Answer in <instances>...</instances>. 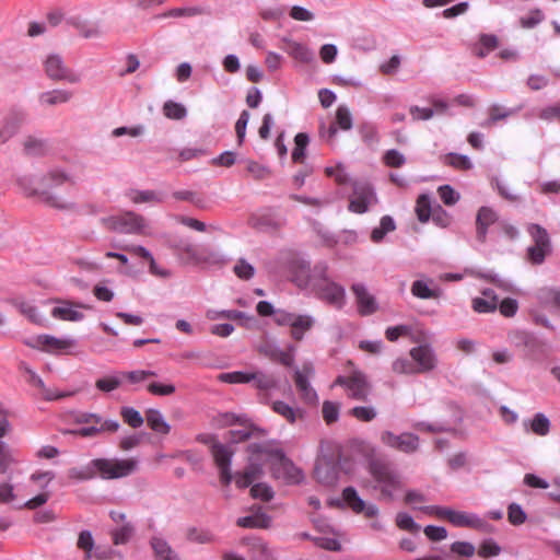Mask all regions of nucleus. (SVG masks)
<instances>
[{
	"instance_id": "c03bdc74",
	"label": "nucleus",
	"mask_w": 560,
	"mask_h": 560,
	"mask_svg": "<svg viewBox=\"0 0 560 560\" xmlns=\"http://www.w3.org/2000/svg\"><path fill=\"white\" fill-rule=\"evenodd\" d=\"M135 534V527L130 522H126L120 527L113 529L112 538L114 545L127 544Z\"/></svg>"
},
{
	"instance_id": "2f4dec72",
	"label": "nucleus",
	"mask_w": 560,
	"mask_h": 560,
	"mask_svg": "<svg viewBox=\"0 0 560 560\" xmlns=\"http://www.w3.org/2000/svg\"><path fill=\"white\" fill-rule=\"evenodd\" d=\"M270 517L265 513H255L244 517H240L236 524L244 528H268L270 525Z\"/></svg>"
},
{
	"instance_id": "412c9836",
	"label": "nucleus",
	"mask_w": 560,
	"mask_h": 560,
	"mask_svg": "<svg viewBox=\"0 0 560 560\" xmlns=\"http://www.w3.org/2000/svg\"><path fill=\"white\" fill-rule=\"evenodd\" d=\"M21 370L28 375V378H27V382L37 387L43 397L47 400H54V399H59V398H63V397H67L69 396L70 394H66V393H57L50 388H47L44 381L42 380V377L39 375H37V373L32 370L30 366H27L25 363H22L21 364Z\"/></svg>"
},
{
	"instance_id": "4468645a",
	"label": "nucleus",
	"mask_w": 560,
	"mask_h": 560,
	"mask_svg": "<svg viewBox=\"0 0 560 560\" xmlns=\"http://www.w3.org/2000/svg\"><path fill=\"white\" fill-rule=\"evenodd\" d=\"M314 374V368L312 363L303 364L301 370H295L294 382L295 386L301 395V398L308 404H313L317 400V394L311 386L308 378Z\"/></svg>"
},
{
	"instance_id": "aec40b11",
	"label": "nucleus",
	"mask_w": 560,
	"mask_h": 560,
	"mask_svg": "<svg viewBox=\"0 0 560 560\" xmlns=\"http://www.w3.org/2000/svg\"><path fill=\"white\" fill-rule=\"evenodd\" d=\"M375 199V194L370 186H364L360 190L355 189L354 197L349 203V210L354 213H364Z\"/></svg>"
},
{
	"instance_id": "f704fd0d",
	"label": "nucleus",
	"mask_w": 560,
	"mask_h": 560,
	"mask_svg": "<svg viewBox=\"0 0 560 560\" xmlns=\"http://www.w3.org/2000/svg\"><path fill=\"white\" fill-rule=\"evenodd\" d=\"M165 199V195L155 190H133L130 194V200L133 203H162Z\"/></svg>"
},
{
	"instance_id": "f03ea898",
	"label": "nucleus",
	"mask_w": 560,
	"mask_h": 560,
	"mask_svg": "<svg viewBox=\"0 0 560 560\" xmlns=\"http://www.w3.org/2000/svg\"><path fill=\"white\" fill-rule=\"evenodd\" d=\"M319 300L336 310H342L347 302L345 288L328 277L326 262L315 265V282L310 289Z\"/></svg>"
},
{
	"instance_id": "603ef678",
	"label": "nucleus",
	"mask_w": 560,
	"mask_h": 560,
	"mask_svg": "<svg viewBox=\"0 0 560 560\" xmlns=\"http://www.w3.org/2000/svg\"><path fill=\"white\" fill-rule=\"evenodd\" d=\"M444 163L457 170H470L472 167V163L467 155L457 153L445 155Z\"/></svg>"
},
{
	"instance_id": "1a4fd4ad",
	"label": "nucleus",
	"mask_w": 560,
	"mask_h": 560,
	"mask_svg": "<svg viewBox=\"0 0 560 560\" xmlns=\"http://www.w3.org/2000/svg\"><path fill=\"white\" fill-rule=\"evenodd\" d=\"M288 270L292 282L300 289H311L315 282V266L312 268L310 261L302 257H292L288 262Z\"/></svg>"
},
{
	"instance_id": "a211bd4d",
	"label": "nucleus",
	"mask_w": 560,
	"mask_h": 560,
	"mask_svg": "<svg viewBox=\"0 0 560 560\" xmlns=\"http://www.w3.org/2000/svg\"><path fill=\"white\" fill-rule=\"evenodd\" d=\"M411 294L421 300L439 299L441 296V289L434 283L431 278H421L415 280L410 288Z\"/></svg>"
},
{
	"instance_id": "4d7b16f0",
	"label": "nucleus",
	"mask_w": 560,
	"mask_h": 560,
	"mask_svg": "<svg viewBox=\"0 0 560 560\" xmlns=\"http://www.w3.org/2000/svg\"><path fill=\"white\" fill-rule=\"evenodd\" d=\"M396 525L400 529L407 530V532L412 533V534H417L420 530V525L417 524L413 521V518L409 514H407L405 512H399L396 515Z\"/></svg>"
},
{
	"instance_id": "3c124183",
	"label": "nucleus",
	"mask_w": 560,
	"mask_h": 560,
	"mask_svg": "<svg viewBox=\"0 0 560 560\" xmlns=\"http://www.w3.org/2000/svg\"><path fill=\"white\" fill-rule=\"evenodd\" d=\"M335 125L345 131L350 130L352 128V116L349 108L346 105L338 106L336 110Z\"/></svg>"
},
{
	"instance_id": "6e6d98bb",
	"label": "nucleus",
	"mask_w": 560,
	"mask_h": 560,
	"mask_svg": "<svg viewBox=\"0 0 560 560\" xmlns=\"http://www.w3.org/2000/svg\"><path fill=\"white\" fill-rule=\"evenodd\" d=\"M233 271L237 278L249 280L255 275V268L246 259L240 258L233 267Z\"/></svg>"
},
{
	"instance_id": "c756f323",
	"label": "nucleus",
	"mask_w": 560,
	"mask_h": 560,
	"mask_svg": "<svg viewBox=\"0 0 560 560\" xmlns=\"http://www.w3.org/2000/svg\"><path fill=\"white\" fill-rule=\"evenodd\" d=\"M315 324V319L311 315L296 314L291 325V337L301 341L304 338V332L310 330Z\"/></svg>"
},
{
	"instance_id": "bf43d9fd",
	"label": "nucleus",
	"mask_w": 560,
	"mask_h": 560,
	"mask_svg": "<svg viewBox=\"0 0 560 560\" xmlns=\"http://www.w3.org/2000/svg\"><path fill=\"white\" fill-rule=\"evenodd\" d=\"M187 539L197 544H209L213 541V535L206 529L191 527L187 530Z\"/></svg>"
},
{
	"instance_id": "b1692460",
	"label": "nucleus",
	"mask_w": 560,
	"mask_h": 560,
	"mask_svg": "<svg viewBox=\"0 0 560 560\" xmlns=\"http://www.w3.org/2000/svg\"><path fill=\"white\" fill-rule=\"evenodd\" d=\"M119 423L116 420H105V422H101L97 424H89L86 427L79 428L77 430L71 431V433L75 435H80L83 438L95 436L101 432H116L119 429Z\"/></svg>"
},
{
	"instance_id": "c85d7f7f",
	"label": "nucleus",
	"mask_w": 560,
	"mask_h": 560,
	"mask_svg": "<svg viewBox=\"0 0 560 560\" xmlns=\"http://www.w3.org/2000/svg\"><path fill=\"white\" fill-rule=\"evenodd\" d=\"M145 420L150 429L159 434H168L171 425L158 409H149L145 412Z\"/></svg>"
},
{
	"instance_id": "052dcab7",
	"label": "nucleus",
	"mask_w": 560,
	"mask_h": 560,
	"mask_svg": "<svg viewBox=\"0 0 560 560\" xmlns=\"http://www.w3.org/2000/svg\"><path fill=\"white\" fill-rule=\"evenodd\" d=\"M527 518L526 513L522 509V506L517 503H511L508 508V520L514 525L518 526L525 523Z\"/></svg>"
},
{
	"instance_id": "69168bd1",
	"label": "nucleus",
	"mask_w": 560,
	"mask_h": 560,
	"mask_svg": "<svg viewBox=\"0 0 560 560\" xmlns=\"http://www.w3.org/2000/svg\"><path fill=\"white\" fill-rule=\"evenodd\" d=\"M501 552V547L493 539H486L480 544L478 555L482 558L495 557Z\"/></svg>"
},
{
	"instance_id": "dca6fc26",
	"label": "nucleus",
	"mask_w": 560,
	"mask_h": 560,
	"mask_svg": "<svg viewBox=\"0 0 560 560\" xmlns=\"http://www.w3.org/2000/svg\"><path fill=\"white\" fill-rule=\"evenodd\" d=\"M351 291L355 298L357 308L360 315L369 316L377 312L378 303L363 283H353Z\"/></svg>"
},
{
	"instance_id": "de8ad7c7",
	"label": "nucleus",
	"mask_w": 560,
	"mask_h": 560,
	"mask_svg": "<svg viewBox=\"0 0 560 560\" xmlns=\"http://www.w3.org/2000/svg\"><path fill=\"white\" fill-rule=\"evenodd\" d=\"M530 430L539 436H546L550 431L549 419L541 412L536 413L530 420Z\"/></svg>"
},
{
	"instance_id": "5fc2aeb1",
	"label": "nucleus",
	"mask_w": 560,
	"mask_h": 560,
	"mask_svg": "<svg viewBox=\"0 0 560 560\" xmlns=\"http://www.w3.org/2000/svg\"><path fill=\"white\" fill-rule=\"evenodd\" d=\"M392 370L397 374H417L413 360H409L407 358H397L392 364Z\"/></svg>"
},
{
	"instance_id": "774afa93",
	"label": "nucleus",
	"mask_w": 560,
	"mask_h": 560,
	"mask_svg": "<svg viewBox=\"0 0 560 560\" xmlns=\"http://www.w3.org/2000/svg\"><path fill=\"white\" fill-rule=\"evenodd\" d=\"M441 200L446 206H453L459 200V194L455 191L450 185H443L439 188Z\"/></svg>"
},
{
	"instance_id": "6ab92c4d",
	"label": "nucleus",
	"mask_w": 560,
	"mask_h": 560,
	"mask_svg": "<svg viewBox=\"0 0 560 560\" xmlns=\"http://www.w3.org/2000/svg\"><path fill=\"white\" fill-rule=\"evenodd\" d=\"M498 221L497 212L489 207H481L476 217V237L480 243L487 238L488 228Z\"/></svg>"
},
{
	"instance_id": "864d4df0",
	"label": "nucleus",
	"mask_w": 560,
	"mask_h": 560,
	"mask_svg": "<svg viewBox=\"0 0 560 560\" xmlns=\"http://www.w3.org/2000/svg\"><path fill=\"white\" fill-rule=\"evenodd\" d=\"M430 198L425 195H421L416 205V213L420 222L429 221L432 213Z\"/></svg>"
},
{
	"instance_id": "9b49d317",
	"label": "nucleus",
	"mask_w": 560,
	"mask_h": 560,
	"mask_svg": "<svg viewBox=\"0 0 560 560\" xmlns=\"http://www.w3.org/2000/svg\"><path fill=\"white\" fill-rule=\"evenodd\" d=\"M44 69L47 77L54 81H67L70 83H78L80 81V77L73 73L57 54L47 56L44 61Z\"/></svg>"
},
{
	"instance_id": "e2e57ef3",
	"label": "nucleus",
	"mask_w": 560,
	"mask_h": 560,
	"mask_svg": "<svg viewBox=\"0 0 560 560\" xmlns=\"http://www.w3.org/2000/svg\"><path fill=\"white\" fill-rule=\"evenodd\" d=\"M340 406L337 402H332L329 400L324 401L322 413L323 418L327 424L334 423L339 418Z\"/></svg>"
},
{
	"instance_id": "ddd939ff",
	"label": "nucleus",
	"mask_w": 560,
	"mask_h": 560,
	"mask_svg": "<svg viewBox=\"0 0 560 560\" xmlns=\"http://www.w3.org/2000/svg\"><path fill=\"white\" fill-rule=\"evenodd\" d=\"M509 340L527 358H535L542 352V342L529 332L523 330L512 331L509 334Z\"/></svg>"
},
{
	"instance_id": "20e7f679",
	"label": "nucleus",
	"mask_w": 560,
	"mask_h": 560,
	"mask_svg": "<svg viewBox=\"0 0 560 560\" xmlns=\"http://www.w3.org/2000/svg\"><path fill=\"white\" fill-rule=\"evenodd\" d=\"M102 222L108 230L114 232L137 235L149 234L147 220L131 211L104 218Z\"/></svg>"
},
{
	"instance_id": "f257e3e1",
	"label": "nucleus",
	"mask_w": 560,
	"mask_h": 560,
	"mask_svg": "<svg viewBox=\"0 0 560 560\" xmlns=\"http://www.w3.org/2000/svg\"><path fill=\"white\" fill-rule=\"evenodd\" d=\"M69 184L73 186L75 183L68 173L62 170L54 168L47 172L40 178V187H32L28 189L30 192H39V197L47 206L56 208L58 210L71 211L75 209V203L69 199H66L52 190L57 187Z\"/></svg>"
},
{
	"instance_id": "0eeeda50",
	"label": "nucleus",
	"mask_w": 560,
	"mask_h": 560,
	"mask_svg": "<svg viewBox=\"0 0 560 560\" xmlns=\"http://www.w3.org/2000/svg\"><path fill=\"white\" fill-rule=\"evenodd\" d=\"M334 385L343 387L347 396L354 400L366 401L371 393V385L360 371H353L349 375H339Z\"/></svg>"
},
{
	"instance_id": "13d9d810",
	"label": "nucleus",
	"mask_w": 560,
	"mask_h": 560,
	"mask_svg": "<svg viewBox=\"0 0 560 560\" xmlns=\"http://www.w3.org/2000/svg\"><path fill=\"white\" fill-rule=\"evenodd\" d=\"M480 45L481 48L476 54L478 57L483 58L498 47V37L492 34H482L480 36Z\"/></svg>"
},
{
	"instance_id": "7c9ffc66",
	"label": "nucleus",
	"mask_w": 560,
	"mask_h": 560,
	"mask_svg": "<svg viewBox=\"0 0 560 560\" xmlns=\"http://www.w3.org/2000/svg\"><path fill=\"white\" fill-rule=\"evenodd\" d=\"M73 94L67 90H52L44 92L39 95V103L45 106H55L59 104L68 103L72 98Z\"/></svg>"
},
{
	"instance_id": "72a5a7b5",
	"label": "nucleus",
	"mask_w": 560,
	"mask_h": 560,
	"mask_svg": "<svg viewBox=\"0 0 560 560\" xmlns=\"http://www.w3.org/2000/svg\"><path fill=\"white\" fill-rule=\"evenodd\" d=\"M71 346L70 340L58 339L50 335H40L36 338V343L33 347H37L45 350H60Z\"/></svg>"
},
{
	"instance_id": "ea45409f",
	"label": "nucleus",
	"mask_w": 560,
	"mask_h": 560,
	"mask_svg": "<svg viewBox=\"0 0 560 560\" xmlns=\"http://www.w3.org/2000/svg\"><path fill=\"white\" fill-rule=\"evenodd\" d=\"M233 453L232 450L221 443L212 445L211 455L218 467L231 466Z\"/></svg>"
},
{
	"instance_id": "0e129e2a",
	"label": "nucleus",
	"mask_w": 560,
	"mask_h": 560,
	"mask_svg": "<svg viewBox=\"0 0 560 560\" xmlns=\"http://www.w3.org/2000/svg\"><path fill=\"white\" fill-rule=\"evenodd\" d=\"M383 162L389 167H400L405 164L406 158L398 150L390 149L384 153Z\"/></svg>"
},
{
	"instance_id": "8fccbe9b",
	"label": "nucleus",
	"mask_w": 560,
	"mask_h": 560,
	"mask_svg": "<svg viewBox=\"0 0 560 560\" xmlns=\"http://www.w3.org/2000/svg\"><path fill=\"white\" fill-rule=\"evenodd\" d=\"M120 416L124 422L133 429L140 428L144 421L140 412L132 407H122L120 409Z\"/></svg>"
},
{
	"instance_id": "473e14b6",
	"label": "nucleus",
	"mask_w": 560,
	"mask_h": 560,
	"mask_svg": "<svg viewBox=\"0 0 560 560\" xmlns=\"http://www.w3.org/2000/svg\"><path fill=\"white\" fill-rule=\"evenodd\" d=\"M150 544L159 560H179L177 553L171 548L166 540L160 537H153Z\"/></svg>"
},
{
	"instance_id": "a878e982",
	"label": "nucleus",
	"mask_w": 560,
	"mask_h": 560,
	"mask_svg": "<svg viewBox=\"0 0 560 560\" xmlns=\"http://www.w3.org/2000/svg\"><path fill=\"white\" fill-rule=\"evenodd\" d=\"M522 107L523 106L520 105L516 108H506V107H503V106H501L499 104H492L488 108L489 117H488L487 120L481 122V126L485 127V128H489L492 125H494L497 121L503 120V119H505V118L516 114L517 112H520L522 109Z\"/></svg>"
},
{
	"instance_id": "79ce46f5",
	"label": "nucleus",
	"mask_w": 560,
	"mask_h": 560,
	"mask_svg": "<svg viewBox=\"0 0 560 560\" xmlns=\"http://www.w3.org/2000/svg\"><path fill=\"white\" fill-rule=\"evenodd\" d=\"M15 306L20 311V313L27 317L32 323L37 325L44 324V316L39 314L37 307L34 306L33 304L25 301H20L15 302Z\"/></svg>"
},
{
	"instance_id": "7ed1b4c3",
	"label": "nucleus",
	"mask_w": 560,
	"mask_h": 560,
	"mask_svg": "<svg viewBox=\"0 0 560 560\" xmlns=\"http://www.w3.org/2000/svg\"><path fill=\"white\" fill-rule=\"evenodd\" d=\"M138 466L133 458H97L93 459L84 471H80V479H90L97 472L103 479H118L131 475Z\"/></svg>"
},
{
	"instance_id": "49530a36",
	"label": "nucleus",
	"mask_w": 560,
	"mask_h": 560,
	"mask_svg": "<svg viewBox=\"0 0 560 560\" xmlns=\"http://www.w3.org/2000/svg\"><path fill=\"white\" fill-rule=\"evenodd\" d=\"M471 307L475 312L480 314L493 313L498 308V300L477 296L472 299Z\"/></svg>"
},
{
	"instance_id": "39448f33",
	"label": "nucleus",
	"mask_w": 560,
	"mask_h": 560,
	"mask_svg": "<svg viewBox=\"0 0 560 560\" xmlns=\"http://www.w3.org/2000/svg\"><path fill=\"white\" fill-rule=\"evenodd\" d=\"M371 475L375 481V489L381 491L382 497L392 499L394 492L400 488L398 474L386 463L374 460L370 465Z\"/></svg>"
},
{
	"instance_id": "338daca9",
	"label": "nucleus",
	"mask_w": 560,
	"mask_h": 560,
	"mask_svg": "<svg viewBox=\"0 0 560 560\" xmlns=\"http://www.w3.org/2000/svg\"><path fill=\"white\" fill-rule=\"evenodd\" d=\"M246 171L255 178V179H264L269 176L270 171L267 166L259 164L255 161L248 160L246 161Z\"/></svg>"
},
{
	"instance_id": "5701e85b",
	"label": "nucleus",
	"mask_w": 560,
	"mask_h": 560,
	"mask_svg": "<svg viewBox=\"0 0 560 560\" xmlns=\"http://www.w3.org/2000/svg\"><path fill=\"white\" fill-rule=\"evenodd\" d=\"M25 115L22 112L11 113L4 120L2 128L0 129V143H5L11 139L19 130Z\"/></svg>"
},
{
	"instance_id": "4c0bfd02",
	"label": "nucleus",
	"mask_w": 560,
	"mask_h": 560,
	"mask_svg": "<svg viewBox=\"0 0 560 560\" xmlns=\"http://www.w3.org/2000/svg\"><path fill=\"white\" fill-rule=\"evenodd\" d=\"M252 382L254 383V386L259 390H270L278 387V381L276 377L262 371L253 372Z\"/></svg>"
},
{
	"instance_id": "6e6552de",
	"label": "nucleus",
	"mask_w": 560,
	"mask_h": 560,
	"mask_svg": "<svg viewBox=\"0 0 560 560\" xmlns=\"http://www.w3.org/2000/svg\"><path fill=\"white\" fill-rule=\"evenodd\" d=\"M445 520L455 527H468L482 534H491L494 532L493 525L475 513L456 511L448 508Z\"/></svg>"
},
{
	"instance_id": "423d86ee",
	"label": "nucleus",
	"mask_w": 560,
	"mask_h": 560,
	"mask_svg": "<svg viewBox=\"0 0 560 560\" xmlns=\"http://www.w3.org/2000/svg\"><path fill=\"white\" fill-rule=\"evenodd\" d=\"M527 232L534 242V245L527 248L528 260L534 265H540L551 253L549 234L546 229L535 223L528 224Z\"/></svg>"
},
{
	"instance_id": "c9c22d12",
	"label": "nucleus",
	"mask_w": 560,
	"mask_h": 560,
	"mask_svg": "<svg viewBox=\"0 0 560 560\" xmlns=\"http://www.w3.org/2000/svg\"><path fill=\"white\" fill-rule=\"evenodd\" d=\"M75 30L84 38H98L104 34V30L98 22L77 21Z\"/></svg>"
},
{
	"instance_id": "393cba45",
	"label": "nucleus",
	"mask_w": 560,
	"mask_h": 560,
	"mask_svg": "<svg viewBox=\"0 0 560 560\" xmlns=\"http://www.w3.org/2000/svg\"><path fill=\"white\" fill-rule=\"evenodd\" d=\"M283 49L294 59L308 63L314 59V52L305 45L290 38H283Z\"/></svg>"
},
{
	"instance_id": "f3484780",
	"label": "nucleus",
	"mask_w": 560,
	"mask_h": 560,
	"mask_svg": "<svg viewBox=\"0 0 560 560\" xmlns=\"http://www.w3.org/2000/svg\"><path fill=\"white\" fill-rule=\"evenodd\" d=\"M342 498L355 513H364L368 517H374L378 514V508L375 504L366 505L352 487L343 489Z\"/></svg>"
},
{
	"instance_id": "58836bf2",
	"label": "nucleus",
	"mask_w": 560,
	"mask_h": 560,
	"mask_svg": "<svg viewBox=\"0 0 560 560\" xmlns=\"http://www.w3.org/2000/svg\"><path fill=\"white\" fill-rule=\"evenodd\" d=\"M51 316L62 320L78 322L83 318V314L72 307L71 304L56 306L51 311Z\"/></svg>"
},
{
	"instance_id": "2eb2a0df",
	"label": "nucleus",
	"mask_w": 560,
	"mask_h": 560,
	"mask_svg": "<svg viewBox=\"0 0 560 560\" xmlns=\"http://www.w3.org/2000/svg\"><path fill=\"white\" fill-rule=\"evenodd\" d=\"M276 456V462L272 465L273 475L277 478H283L288 482L299 483L303 479L301 469H299L281 452H277Z\"/></svg>"
},
{
	"instance_id": "9d476101",
	"label": "nucleus",
	"mask_w": 560,
	"mask_h": 560,
	"mask_svg": "<svg viewBox=\"0 0 560 560\" xmlns=\"http://www.w3.org/2000/svg\"><path fill=\"white\" fill-rule=\"evenodd\" d=\"M409 355L415 362L417 374L429 373L438 368L439 359L436 352L429 343L411 348Z\"/></svg>"
},
{
	"instance_id": "4be33fe9",
	"label": "nucleus",
	"mask_w": 560,
	"mask_h": 560,
	"mask_svg": "<svg viewBox=\"0 0 560 560\" xmlns=\"http://www.w3.org/2000/svg\"><path fill=\"white\" fill-rule=\"evenodd\" d=\"M294 348L291 347L290 351H283L276 345L266 343L259 348V352L270 359L271 361L279 362L285 366H291L293 364V354L291 351H293Z\"/></svg>"
},
{
	"instance_id": "f8f14e48",
	"label": "nucleus",
	"mask_w": 560,
	"mask_h": 560,
	"mask_svg": "<svg viewBox=\"0 0 560 560\" xmlns=\"http://www.w3.org/2000/svg\"><path fill=\"white\" fill-rule=\"evenodd\" d=\"M381 441L384 445L406 454H411L419 450V436L409 432L396 435L392 431H384L381 434Z\"/></svg>"
},
{
	"instance_id": "37998d69",
	"label": "nucleus",
	"mask_w": 560,
	"mask_h": 560,
	"mask_svg": "<svg viewBox=\"0 0 560 560\" xmlns=\"http://www.w3.org/2000/svg\"><path fill=\"white\" fill-rule=\"evenodd\" d=\"M162 109L164 116L168 119L182 120L187 116L186 107L174 101H166Z\"/></svg>"
},
{
	"instance_id": "cd10ccee",
	"label": "nucleus",
	"mask_w": 560,
	"mask_h": 560,
	"mask_svg": "<svg viewBox=\"0 0 560 560\" xmlns=\"http://www.w3.org/2000/svg\"><path fill=\"white\" fill-rule=\"evenodd\" d=\"M120 372L103 375L95 381V388L104 394H109L122 385Z\"/></svg>"
},
{
	"instance_id": "09e8293b",
	"label": "nucleus",
	"mask_w": 560,
	"mask_h": 560,
	"mask_svg": "<svg viewBox=\"0 0 560 560\" xmlns=\"http://www.w3.org/2000/svg\"><path fill=\"white\" fill-rule=\"evenodd\" d=\"M349 415L362 422H370L377 416V410L373 406H357L349 410Z\"/></svg>"
},
{
	"instance_id": "e433bc0d",
	"label": "nucleus",
	"mask_w": 560,
	"mask_h": 560,
	"mask_svg": "<svg viewBox=\"0 0 560 560\" xmlns=\"http://www.w3.org/2000/svg\"><path fill=\"white\" fill-rule=\"evenodd\" d=\"M272 410L283 417L290 423H294L302 417L303 412L300 408H293L284 401L277 400L272 402Z\"/></svg>"
},
{
	"instance_id": "bb28decb",
	"label": "nucleus",
	"mask_w": 560,
	"mask_h": 560,
	"mask_svg": "<svg viewBox=\"0 0 560 560\" xmlns=\"http://www.w3.org/2000/svg\"><path fill=\"white\" fill-rule=\"evenodd\" d=\"M242 425V429L229 431V439L232 443H241L250 438H259L266 434L265 430L254 427L253 424H248L246 421Z\"/></svg>"
},
{
	"instance_id": "a19ab883",
	"label": "nucleus",
	"mask_w": 560,
	"mask_h": 560,
	"mask_svg": "<svg viewBox=\"0 0 560 560\" xmlns=\"http://www.w3.org/2000/svg\"><path fill=\"white\" fill-rule=\"evenodd\" d=\"M396 229V224L392 217L384 215L381 219L380 226L374 228L371 233V240L374 243H380L383 241L385 235L389 232H393Z\"/></svg>"
},
{
	"instance_id": "680f3d73",
	"label": "nucleus",
	"mask_w": 560,
	"mask_h": 560,
	"mask_svg": "<svg viewBox=\"0 0 560 560\" xmlns=\"http://www.w3.org/2000/svg\"><path fill=\"white\" fill-rule=\"evenodd\" d=\"M544 19L545 15L540 9H533L527 15L520 19V24L523 28H534L542 22Z\"/></svg>"
},
{
	"instance_id": "a18cd8bd",
	"label": "nucleus",
	"mask_w": 560,
	"mask_h": 560,
	"mask_svg": "<svg viewBox=\"0 0 560 560\" xmlns=\"http://www.w3.org/2000/svg\"><path fill=\"white\" fill-rule=\"evenodd\" d=\"M253 372L234 371L221 373L219 380L228 384H247L252 382Z\"/></svg>"
}]
</instances>
